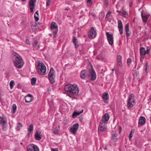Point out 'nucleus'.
I'll use <instances>...</instances> for the list:
<instances>
[{
  "instance_id": "f257e3e1",
  "label": "nucleus",
  "mask_w": 151,
  "mask_h": 151,
  "mask_svg": "<svg viewBox=\"0 0 151 151\" xmlns=\"http://www.w3.org/2000/svg\"><path fill=\"white\" fill-rule=\"evenodd\" d=\"M80 77L82 79L89 78L91 81H94L96 79V75L93 69L90 70L89 72L84 70L81 72Z\"/></svg>"
},
{
  "instance_id": "f03ea898",
  "label": "nucleus",
  "mask_w": 151,
  "mask_h": 151,
  "mask_svg": "<svg viewBox=\"0 0 151 151\" xmlns=\"http://www.w3.org/2000/svg\"><path fill=\"white\" fill-rule=\"evenodd\" d=\"M64 89L70 94L75 96L77 95L79 91L78 87L76 84H67L65 86Z\"/></svg>"
},
{
  "instance_id": "7ed1b4c3",
  "label": "nucleus",
  "mask_w": 151,
  "mask_h": 151,
  "mask_svg": "<svg viewBox=\"0 0 151 151\" xmlns=\"http://www.w3.org/2000/svg\"><path fill=\"white\" fill-rule=\"evenodd\" d=\"M14 63V65L18 68H21L24 63L22 58L18 54L15 53L13 58Z\"/></svg>"
},
{
  "instance_id": "20e7f679",
  "label": "nucleus",
  "mask_w": 151,
  "mask_h": 151,
  "mask_svg": "<svg viewBox=\"0 0 151 151\" xmlns=\"http://www.w3.org/2000/svg\"><path fill=\"white\" fill-rule=\"evenodd\" d=\"M136 104V100L134 95L133 93H131L127 100V106L128 108L133 107Z\"/></svg>"
},
{
  "instance_id": "39448f33",
  "label": "nucleus",
  "mask_w": 151,
  "mask_h": 151,
  "mask_svg": "<svg viewBox=\"0 0 151 151\" xmlns=\"http://www.w3.org/2000/svg\"><path fill=\"white\" fill-rule=\"evenodd\" d=\"M37 68L38 73L40 75L42 76L45 75L46 71V68L45 65L42 62H38Z\"/></svg>"
},
{
  "instance_id": "423d86ee",
  "label": "nucleus",
  "mask_w": 151,
  "mask_h": 151,
  "mask_svg": "<svg viewBox=\"0 0 151 151\" xmlns=\"http://www.w3.org/2000/svg\"><path fill=\"white\" fill-rule=\"evenodd\" d=\"M50 29L55 37L58 32V27L57 24L54 22H52L50 24Z\"/></svg>"
},
{
  "instance_id": "0eeeda50",
  "label": "nucleus",
  "mask_w": 151,
  "mask_h": 151,
  "mask_svg": "<svg viewBox=\"0 0 151 151\" xmlns=\"http://www.w3.org/2000/svg\"><path fill=\"white\" fill-rule=\"evenodd\" d=\"M27 151H40L38 147L33 144H29L27 147Z\"/></svg>"
},
{
  "instance_id": "6e6552de",
  "label": "nucleus",
  "mask_w": 151,
  "mask_h": 151,
  "mask_svg": "<svg viewBox=\"0 0 151 151\" xmlns=\"http://www.w3.org/2000/svg\"><path fill=\"white\" fill-rule=\"evenodd\" d=\"M88 37L90 38L93 39L95 37L96 35V32L93 27L90 29L88 32Z\"/></svg>"
},
{
  "instance_id": "1a4fd4ad",
  "label": "nucleus",
  "mask_w": 151,
  "mask_h": 151,
  "mask_svg": "<svg viewBox=\"0 0 151 151\" xmlns=\"http://www.w3.org/2000/svg\"><path fill=\"white\" fill-rule=\"evenodd\" d=\"M110 116L108 113L105 114L102 116L101 121L100 123L107 124L109 119Z\"/></svg>"
},
{
  "instance_id": "9d476101",
  "label": "nucleus",
  "mask_w": 151,
  "mask_h": 151,
  "mask_svg": "<svg viewBox=\"0 0 151 151\" xmlns=\"http://www.w3.org/2000/svg\"><path fill=\"white\" fill-rule=\"evenodd\" d=\"M106 35L109 44L110 45H112L113 44L114 42L113 34H109V32H106Z\"/></svg>"
},
{
  "instance_id": "9b49d317",
  "label": "nucleus",
  "mask_w": 151,
  "mask_h": 151,
  "mask_svg": "<svg viewBox=\"0 0 151 151\" xmlns=\"http://www.w3.org/2000/svg\"><path fill=\"white\" fill-rule=\"evenodd\" d=\"M106 125L107 124L100 123L98 128L99 131L100 132H101L106 131L107 129Z\"/></svg>"
},
{
  "instance_id": "f8f14e48",
  "label": "nucleus",
  "mask_w": 151,
  "mask_h": 151,
  "mask_svg": "<svg viewBox=\"0 0 151 151\" xmlns=\"http://www.w3.org/2000/svg\"><path fill=\"white\" fill-rule=\"evenodd\" d=\"M37 0H30L29 2V6L31 12H32L35 7V3Z\"/></svg>"
},
{
  "instance_id": "ddd939ff",
  "label": "nucleus",
  "mask_w": 151,
  "mask_h": 151,
  "mask_svg": "<svg viewBox=\"0 0 151 151\" xmlns=\"http://www.w3.org/2000/svg\"><path fill=\"white\" fill-rule=\"evenodd\" d=\"M79 125L78 123L73 124L70 128V130L72 132L75 134L77 131Z\"/></svg>"
},
{
  "instance_id": "4468645a",
  "label": "nucleus",
  "mask_w": 151,
  "mask_h": 151,
  "mask_svg": "<svg viewBox=\"0 0 151 151\" xmlns=\"http://www.w3.org/2000/svg\"><path fill=\"white\" fill-rule=\"evenodd\" d=\"M118 27L120 34L122 35L123 33V24L121 20L120 19L118 20Z\"/></svg>"
},
{
  "instance_id": "2eb2a0df",
  "label": "nucleus",
  "mask_w": 151,
  "mask_h": 151,
  "mask_svg": "<svg viewBox=\"0 0 151 151\" xmlns=\"http://www.w3.org/2000/svg\"><path fill=\"white\" fill-rule=\"evenodd\" d=\"M146 122V119L143 116H141L139 118L138 121V124L142 126L144 125Z\"/></svg>"
},
{
  "instance_id": "dca6fc26",
  "label": "nucleus",
  "mask_w": 151,
  "mask_h": 151,
  "mask_svg": "<svg viewBox=\"0 0 151 151\" xmlns=\"http://www.w3.org/2000/svg\"><path fill=\"white\" fill-rule=\"evenodd\" d=\"M141 16L143 22L146 23L149 18L150 15L149 14H144L143 13H142Z\"/></svg>"
},
{
  "instance_id": "f3484780",
  "label": "nucleus",
  "mask_w": 151,
  "mask_h": 151,
  "mask_svg": "<svg viewBox=\"0 0 151 151\" xmlns=\"http://www.w3.org/2000/svg\"><path fill=\"white\" fill-rule=\"evenodd\" d=\"M117 66L118 68H121L122 66V56L120 55H118L117 56Z\"/></svg>"
},
{
  "instance_id": "a211bd4d",
  "label": "nucleus",
  "mask_w": 151,
  "mask_h": 151,
  "mask_svg": "<svg viewBox=\"0 0 151 151\" xmlns=\"http://www.w3.org/2000/svg\"><path fill=\"white\" fill-rule=\"evenodd\" d=\"M111 139L114 142H116L117 141L118 138L117 137V134L116 132H114L111 134Z\"/></svg>"
},
{
  "instance_id": "6ab92c4d",
  "label": "nucleus",
  "mask_w": 151,
  "mask_h": 151,
  "mask_svg": "<svg viewBox=\"0 0 151 151\" xmlns=\"http://www.w3.org/2000/svg\"><path fill=\"white\" fill-rule=\"evenodd\" d=\"M83 111V109H82L80 111H75L72 114V116L73 118H75L77 116L79 115L80 114H81Z\"/></svg>"
},
{
  "instance_id": "aec40b11",
  "label": "nucleus",
  "mask_w": 151,
  "mask_h": 151,
  "mask_svg": "<svg viewBox=\"0 0 151 151\" xmlns=\"http://www.w3.org/2000/svg\"><path fill=\"white\" fill-rule=\"evenodd\" d=\"M35 138L37 140H40L42 138L40 135V132L37 131L35 133Z\"/></svg>"
},
{
  "instance_id": "412c9836",
  "label": "nucleus",
  "mask_w": 151,
  "mask_h": 151,
  "mask_svg": "<svg viewBox=\"0 0 151 151\" xmlns=\"http://www.w3.org/2000/svg\"><path fill=\"white\" fill-rule=\"evenodd\" d=\"M55 71L52 68H51L48 74V76L55 77Z\"/></svg>"
},
{
  "instance_id": "4be33fe9",
  "label": "nucleus",
  "mask_w": 151,
  "mask_h": 151,
  "mask_svg": "<svg viewBox=\"0 0 151 151\" xmlns=\"http://www.w3.org/2000/svg\"><path fill=\"white\" fill-rule=\"evenodd\" d=\"M102 97L104 102L107 103V100H108L109 98V95L108 93L107 92L104 93Z\"/></svg>"
},
{
  "instance_id": "5701e85b",
  "label": "nucleus",
  "mask_w": 151,
  "mask_h": 151,
  "mask_svg": "<svg viewBox=\"0 0 151 151\" xmlns=\"http://www.w3.org/2000/svg\"><path fill=\"white\" fill-rule=\"evenodd\" d=\"M140 52L141 57L143 58L146 54L145 49L144 48L142 47L140 48Z\"/></svg>"
},
{
  "instance_id": "b1692460",
  "label": "nucleus",
  "mask_w": 151,
  "mask_h": 151,
  "mask_svg": "<svg viewBox=\"0 0 151 151\" xmlns=\"http://www.w3.org/2000/svg\"><path fill=\"white\" fill-rule=\"evenodd\" d=\"M73 41L75 45V47L76 48H78L79 46V45L78 44L77 38L76 37H73Z\"/></svg>"
},
{
  "instance_id": "393cba45",
  "label": "nucleus",
  "mask_w": 151,
  "mask_h": 151,
  "mask_svg": "<svg viewBox=\"0 0 151 151\" xmlns=\"http://www.w3.org/2000/svg\"><path fill=\"white\" fill-rule=\"evenodd\" d=\"M6 122V118L5 117H1L0 116V125H4Z\"/></svg>"
},
{
  "instance_id": "a878e982",
  "label": "nucleus",
  "mask_w": 151,
  "mask_h": 151,
  "mask_svg": "<svg viewBox=\"0 0 151 151\" xmlns=\"http://www.w3.org/2000/svg\"><path fill=\"white\" fill-rule=\"evenodd\" d=\"M38 42L37 40H35L32 43L33 46L35 50H38L39 49L38 45Z\"/></svg>"
},
{
  "instance_id": "bb28decb",
  "label": "nucleus",
  "mask_w": 151,
  "mask_h": 151,
  "mask_svg": "<svg viewBox=\"0 0 151 151\" xmlns=\"http://www.w3.org/2000/svg\"><path fill=\"white\" fill-rule=\"evenodd\" d=\"M31 25L32 28L33 30H35L37 29V24L35 22H31Z\"/></svg>"
},
{
  "instance_id": "cd10ccee",
  "label": "nucleus",
  "mask_w": 151,
  "mask_h": 151,
  "mask_svg": "<svg viewBox=\"0 0 151 151\" xmlns=\"http://www.w3.org/2000/svg\"><path fill=\"white\" fill-rule=\"evenodd\" d=\"M96 58L98 60H104L105 58L102 54H101L96 56Z\"/></svg>"
},
{
  "instance_id": "c85d7f7f",
  "label": "nucleus",
  "mask_w": 151,
  "mask_h": 151,
  "mask_svg": "<svg viewBox=\"0 0 151 151\" xmlns=\"http://www.w3.org/2000/svg\"><path fill=\"white\" fill-rule=\"evenodd\" d=\"M25 101L27 103H29L32 101L33 99L32 97H25Z\"/></svg>"
},
{
  "instance_id": "c756f323",
  "label": "nucleus",
  "mask_w": 151,
  "mask_h": 151,
  "mask_svg": "<svg viewBox=\"0 0 151 151\" xmlns=\"http://www.w3.org/2000/svg\"><path fill=\"white\" fill-rule=\"evenodd\" d=\"M31 81L32 85L34 86L35 84L37 81V78L35 77L32 78L31 79Z\"/></svg>"
},
{
  "instance_id": "7c9ffc66",
  "label": "nucleus",
  "mask_w": 151,
  "mask_h": 151,
  "mask_svg": "<svg viewBox=\"0 0 151 151\" xmlns=\"http://www.w3.org/2000/svg\"><path fill=\"white\" fill-rule=\"evenodd\" d=\"M34 129L33 125V124H31L29 126L28 129L27 131L33 132Z\"/></svg>"
},
{
  "instance_id": "2f4dec72",
  "label": "nucleus",
  "mask_w": 151,
  "mask_h": 151,
  "mask_svg": "<svg viewBox=\"0 0 151 151\" xmlns=\"http://www.w3.org/2000/svg\"><path fill=\"white\" fill-rule=\"evenodd\" d=\"M54 78L55 77L48 76L49 79L51 83H53L55 82Z\"/></svg>"
},
{
  "instance_id": "473e14b6",
  "label": "nucleus",
  "mask_w": 151,
  "mask_h": 151,
  "mask_svg": "<svg viewBox=\"0 0 151 151\" xmlns=\"http://www.w3.org/2000/svg\"><path fill=\"white\" fill-rule=\"evenodd\" d=\"M12 112L13 113H14L17 109V106L15 104H13L12 106Z\"/></svg>"
},
{
  "instance_id": "72a5a7b5",
  "label": "nucleus",
  "mask_w": 151,
  "mask_h": 151,
  "mask_svg": "<svg viewBox=\"0 0 151 151\" xmlns=\"http://www.w3.org/2000/svg\"><path fill=\"white\" fill-rule=\"evenodd\" d=\"M149 68L148 65L147 63H146L145 66L144 68L145 72L146 73H147L148 71V68Z\"/></svg>"
},
{
  "instance_id": "f704fd0d",
  "label": "nucleus",
  "mask_w": 151,
  "mask_h": 151,
  "mask_svg": "<svg viewBox=\"0 0 151 151\" xmlns=\"http://www.w3.org/2000/svg\"><path fill=\"white\" fill-rule=\"evenodd\" d=\"M132 62V59L131 58H128L127 60V64L128 66L129 67Z\"/></svg>"
},
{
  "instance_id": "c9c22d12",
  "label": "nucleus",
  "mask_w": 151,
  "mask_h": 151,
  "mask_svg": "<svg viewBox=\"0 0 151 151\" xmlns=\"http://www.w3.org/2000/svg\"><path fill=\"white\" fill-rule=\"evenodd\" d=\"M111 13L112 12H108L106 16V18L108 19L109 21V17L111 16Z\"/></svg>"
},
{
  "instance_id": "e433bc0d",
  "label": "nucleus",
  "mask_w": 151,
  "mask_h": 151,
  "mask_svg": "<svg viewBox=\"0 0 151 151\" xmlns=\"http://www.w3.org/2000/svg\"><path fill=\"white\" fill-rule=\"evenodd\" d=\"M14 84V81L13 80L11 81L9 83V86L11 89L13 87Z\"/></svg>"
},
{
  "instance_id": "4c0bfd02",
  "label": "nucleus",
  "mask_w": 151,
  "mask_h": 151,
  "mask_svg": "<svg viewBox=\"0 0 151 151\" xmlns=\"http://www.w3.org/2000/svg\"><path fill=\"white\" fill-rule=\"evenodd\" d=\"M129 23L127 24L125 26V31H129Z\"/></svg>"
},
{
  "instance_id": "58836bf2",
  "label": "nucleus",
  "mask_w": 151,
  "mask_h": 151,
  "mask_svg": "<svg viewBox=\"0 0 151 151\" xmlns=\"http://www.w3.org/2000/svg\"><path fill=\"white\" fill-rule=\"evenodd\" d=\"M51 1L50 0H47L46 2V6L47 7L49 6L50 4Z\"/></svg>"
},
{
  "instance_id": "ea45409f",
  "label": "nucleus",
  "mask_w": 151,
  "mask_h": 151,
  "mask_svg": "<svg viewBox=\"0 0 151 151\" xmlns=\"http://www.w3.org/2000/svg\"><path fill=\"white\" fill-rule=\"evenodd\" d=\"M17 129L18 130H19V128L22 127V124H21L19 123H18L17 124Z\"/></svg>"
},
{
  "instance_id": "a19ab883",
  "label": "nucleus",
  "mask_w": 151,
  "mask_h": 151,
  "mask_svg": "<svg viewBox=\"0 0 151 151\" xmlns=\"http://www.w3.org/2000/svg\"><path fill=\"white\" fill-rule=\"evenodd\" d=\"M87 6H90L92 3V0H87Z\"/></svg>"
},
{
  "instance_id": "79ce46f5",
  "label": "nucleus",
  "mask_w": 151,
  "mask_h": 151,
  "mask_svg": "<svg viewBox=\"0 0 151 151\" xmlns=\"http://www.w3.org/2000/svg\"><path fill=\"white\" fill-rule=\"evenodd\" d=\"M32 132H33L28 131L27 137L28 138H29L30 137L31 135L32 134Z\"/></svg>"
},
{
  "instance_id": "37998d69",
  "label": "nucleus",
  "mask_w": 151,
  "mask_h": 151,
  "mask_svg": "<svg viewBox=\"0 0 151 151\" xmlns=\"http://www.w3.org/2000/svg\"><path fill=\"white\" fill-rule=\"evenodd\" d=\"M34 17L36 21L37 22L39 20V19L38 18V15H36L34 14Z\"/></svg>"
},
{
  "instance_id": "c03bdc74",
  "label": "nucleus",
  "mask_w": 151,
  "mask_h": 151,
  "mask_svg": "<svg viewBox=\"0 0 151 151\" xmlns=\"http://www.w3.org/2000/svg\"><path fill=\"white\" fill-rule=\"evenodd\" d=\"M132 130L129 133V139L130 140H131V138H132Z\"/></svg>"
},
{
  "instance_id": "a18cd8bd",
  "label": "nucleus",
  "mask_w": 151,
  "mask_h": 151,
  "mask_svg": "<svg viewBox=\"0 0 151 151\" xmlns=\"http://www.w3.org/2000/svg\"><path fill=\"white\" fill-rule=\"evenodd\" d=\"M150 49L149 47H147V50L145 51L146 54H148L150 52Z\"/></svg>"
},
{
  "instance_id": "49530a36",
  "label": "nucleus",
  "mask_w": 151,
  "mask_h": 151,
  "mask_svg": "<svg viewBox=\"0 0 151 151\" xmlns=\"http://www.w3.org/2000/svg\"><path fill=\"white\" fill-rule=\"evenodd\" d=\"M104 2L106 5H107L109 3L108 0H104Z\"/></svg>"
},
{
  "instance_id": "de8ad7c7",
  "label": "nucleus",
  "mask_w": 151,
  "mask_h": 151,
  "mask_svg": "<svg viewBox=\"0 0 151 151\" xmlns=\"http://www.w3.org/2000/svg\"><path fill=\"white\" fill-rule=\"evenodd\" d=\"M122 13V14L124 15H128V13L127 12L125 11H123Z\"/></svg>"
},
{
  "instance_id": "09e8293b",
  "label": "nucleus",
  "mask_w": 151,
  "mask_h": 151,
  "mask_svg": "<svg viewBox=\"0 0 151 151\" xmlns=\"http://www.w3.org/2000/svg\"><path fill=\"white\" fill-rule=\"evenodd\" d=\"M51 151H59L58 148H51Z\"/></svg>"
},
{
  "instance_id": "8fccbe9b",
  "label": "nucleus",
  "mask_w": 151,
  "mask_h": 151,
  "mask_svg": "<svg viewBox=\"0 0 151 151\" xmlns=\"http://www.w3.org/2000/svg\"><path fill=\"white\" fill-rule=\"evenodd\" d=\"M25 42L27 44H30L29 41L28 39L26 40Z\"/></svg>"
},
{
  "instance_id": "3c124183",
  "label": "nucleus",
  "mask_w": 151,
  "mask_h": 151,
  "mask_svg": "<svg viewBox=\"0 0 151 151\" xmlns=\"http://www.w3.org/2000/svg\"><path fill=\"white\" fill-rule=\"evenodd\" d=\"M26 97H32V95L30 94H28Z\"/></svg>"
},
{
  "instance_id": "603ef678",
  "label": "nucleus",
  "mask_w": 151,
  "mask_h": 151,
  "mask_svg": "<svg viewBox=\"0 0 151 151\" xmlns=\"http://www.w3.org/2000/svg\"><path fill=\"white\" fill-rule=\"evenodd\" d=\"M15 151H20L19 148H17L15 150Z\"/></svg>"
},
{
  "instance_id": "864d4df0",
  "label": "nucleus",
  "mask_w": 151,
  "mask_h": 151,
  "mask_svg": "<svg viewBox=\"0 0 151 151\" xmlns=\"http://www.w3.org/2000/svg\"><path fill=\"white\" fill-rule=\"evenodd\" d=\"M126 32V36L127 37H128L129 36V31H125Z\"/></svg>"
},
{
  "instance_id": "5fc2aeb1",
  "label": "nucleus",
  "mask_w": 151,
  "mask_h": 151,
  "mask_svg": "<svg viewBox=\"0 0 151 151\" xmlns=\"http://www.w3.org/2000/svg\"><path fill=\"white\" fill-rule=\"evenodd\" d=\"M58 130H55V131H54V133L55 134H57L58 133Z\"/></svg>"
},
{
  "instance_id": "6e6d98bb",
  "label": "nucleus",
  "mask_w": 151,
  "mask_h": 151,
  "mask_svg": "<svg viewBox=\"0 0 151 151\" xmlns=\"http://www.w3.org/2000/svg\"><path fill=\"white\" fill-rule=\"evenodd\" d=\"M34 14L36 15H39L38 13V11H36Z\"/></svg>"
},
{
  "instance_id": "4d7b16f0",
  "label": "nucleus",
  "mask_w": 151,
  "mask_h": 151,
  "mask_svg": "<svg viewBox=\"0 0 151 151\" xmlns=\"http://www.w3.org/2000/svg\"><path fill=\"white\" fill-rule=\"evenodd\" d=\"M116 12H117L119 13H120V11H119V10H116Z\"/></svg>"
},
{
  "instance_id": "13d9d810",
  "label": "nucleus",
  "mask_w": 151,
  "mask_h": 151,
  "mask_svg": "<svg viewBox=\"0 0 151 151\" xmlns=\"http://www.w3.org/2000/svg\"><path fill=\"white\" fill-rule=\"evenodd\" d=\"M69 9L68 8H66L65 10H69Z\"/></svg>"
},
{
  "instance_id": "bf43d9fd",
  "label": "nucleus",
  "mask_w": 151,
  "mask_h": 151,
  "mask_svg": "<svg viewBox=\"0 0 151 151\" xmlns=\"http://www.w3.org/2000/svg\"><path fill=\"white\" fill-rule=\"evenodd\" d=\"M39 24L40 25H41L42 23H39Z\"/></svg>"
},
{
  "instance_id": "052dcab7",
  "label": "nucleus",
  "mask_w": 151,
  "mask_h": 151,
  "mask_svg": "<svg viewBox=\"0 0 151 151\" xmlns=\"http://www.w3.org/2000/svg\"><path fill=\"white\" fill-rule=\"evenodd\" d=\"M130 7L132 6V4H130Z\"/></svg>"
},
{
  "instance_id": "680f3d73",
  "label": "nucleus",
  "mask_w": 151,
  "mask_h": 151,
  "mask_svg": "<svg viewBox=\"0 0 151 151\" xmlns=\"http://www.w3.org/2000/svg\"><path fill=\"white\" fill-rule=\"evenodd\" d=\"M22 1H25L26 0H22Z\"/></svg>"
},
{
  "instance_id": "e2e57ef3",
  "label": "nucleus",
  "mask_w": 151,
  "mask_h": 151,
  "mask_svg": "<svg viewBox=\"0 0 151 151\" xmlns=\"http://www.w3.org/2000/svg\"><path fill=\"white\" fill-rule=\"evenodd\" d=\"M114 71V69H112V71Z\"/></svg>"
},
{
  "instance_id": "0e129e2a",
  "label": "nucleus",
  "mask_w": 151,
  "mask_h": 151,
  "mask_svg": "<svg viewBox=\"0 0 151 151\" xmlns=\"http://www.w3.org/2000/svg\"><path fill=\"white\" fill-rule=\"evenodd\" d=\"M150 100H151V97L150 98Z\"/></svg>"
},
{
  "instance_id": "69168bd1",
  "label": "nucleus",
  "mask_w": 151,
  "mask_h": 151,
  "mask_svg": "<svg viewBox=\"0 0 151 151\" xmlns=\"http://www.w3.org/2000/svg\"><path fill=\"white\" fill-rule=\"evenodd\" d=\"M20 144H22V143H20Z\"/></svg>"
}]
</instances>
